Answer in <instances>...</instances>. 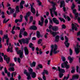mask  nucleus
<instances>
[{
    "label": "nucleus",
    "instance_id": "f257e3e1",
    "mask_svg": "<svg viewBox=\"0 0 80 80\" xmlns=\"http://www.w3.org/2000/svg\"><path fill=\"white\" fill-rule=\"evenodd\" d=\"M51 49L50 53V56H52L53 55V51L54 54H56V53H58V52H60V51L59 50L56 51L58 48L57 45H56V44H55L54 46L53 45H51Z\"/></svg>",
    "mask_w": 80,
    "mask_h": 80
},
{
    "label": "nucleus",
    "instance_id": "f03ea898",
    "mask_svg": "<svg viewBox=\"0 0 80 80\" xmlns=\"http://www.w3.org/2000/svg\"><path fill=\"white\" fill-rule=\"evenodd\" d=\"M17 54L19 55L20 58H23V47L21 48V50H18L17 52Z\"/></svg>",
    "mask_w": 80,
    "mask_h": 80
},
{
    "label": "nucleus",
    "instance_id": "7ed1b4c3",
    "mask_svg": "<svg viewBox=\"0 0 80 80\" xmlns=\"http://www.w3.org/2000/svg\"><path fill=\"white\" fill-rule=\"evenodd\" d=\"M18 41L21 45L22 44V42L24 44L26 43V44H28L29 43L28 39L27 38H26V40L25 39V38H22L21 40H18Z\"/></svg>",
    "mask_w": 80,
    "mask_h": 80
},
{
    "label": "nucleus",
    "instance_id": "20e7f679",
    "mask_svg": "<svg viewBox=\"0 0 80 80\" xmlns=\"http://www.w3.org/2000/svg\"><path fill=\"white\" fill-rule=\"evenodd\" d=\"M46 31L47 32H50V33H51V34L54 37H55L56 35H57V34L59 33L58 32H54L53 31H52L51 30V29H46Z\"/></svg>",
    "mask_w": 80,
    "mask_h": 80
},
{
    "label": "nucleus",
    "instance_id": "39448f33",
    "mask_svg": "<svg viewBox=\"0 0 80 80\" xmlns=\"http://www.w3.org/2000/svg\"><path fill=\"white\" fill-rule=\"evenodd\" d=\"M50 3L53 5L52 8L50 9V12H51V11L52 12L53 10V12H54V11H55L56 10V7H55V5H56V3L54 2L53 1L50 2Z\"/></svg>",
    "mask_w": 80,
    "mask_h": 80
},
{
    "label": "nucleus",
    "instance_id": "423d86ee",
    "mask_svg": "<svg viewBox=\"0 0 80 80\" xmlns=\"http://www.w3.org/2000/svg\"><path fill=\"white\" fill-rule=\"evenodd\" d=\"M65 39L66 41L64 42V44L67 48H68L69 45H70V44L68 42V38L66 36L65 37Z\"/></svg>",
    "mask_w": 80,
    "mask_h": 80
},
{
    "label": "nucleus",
    "instance_id": "0eeeda50",
    "mask_svg": "<svg viewBox=\"0 0 80 80\" xmlns=\"http://www.w3.org/2000/svg\"><path fill=\"white\" fill-rule=\"evenodd\" d=\"M61 0H59L58 1V4H59V2H60V4L61 5L60 6V8H62V7H65V2H64V1H61Z\"/></svg>",
    "mask_w": 80,
    "mask_h": 80
},
{
    "label": "nucleus",
    "instance_id": "6e6552de",
    "mask_svg": "<svg viewBox=\"0 0 80 80\" xmlns=\"http://www.w3.org/2000/svg\"><path fill=\"white\" fill-rule=\"evenodd\" d=\"M75 25H77L78 27H79V26L78 25V24L75 23ZM74 25V24L72 23V29L73 30L74 29L75 31H77V28L76 27V26Z\"/></svg>",
    "mask_w": 80,
    "mask_h": 80
},
{
    "label": "nucleus",
    "instance_id": "1a4fd4ad",
    "mask_svg": "<svg viewBox=\"0 0 80 80\" xmlns=\"http://www.w3.org/2000/svg\"><path fill=\"white\" fill-rule=\"evenodd\" d=\"M2 38H4V39H7L6 40V43L8 46L9 45V38H8V34L4 35V37H2Z\"/></svg>",
    "mask_w": 80,
    "mask_h": 80
},
{
    "label": "nucleus",
    "instance_id": "9d476101",
    "mask_svg": "<svg viewBox=\"0 0 80 80\" xmlns=\"http://www.w3.org/2000/svg\"><path fill=\"white\" fill-rule=\"evenodd\" d=\"M80 46H79L77 48H75V52L77 54V55H78V54L80 53Z\"/></svg>",
    "mask_w": 80,
    "mask_h": 80
},
{
    "label": "nucleus",
    "instance_id": "9b49d317",
    "mask_svg": "<svg viewBox=\"0 0 80 80\" xmlns=\"http://www.w3.org/2000/svg\"><path fill=\"white\" fill-rule=\"evenodd\" d=\"M41 22L40 21H39L38 22V25H40V26H42L43 25V22H44V18H43L42 17L41 18Z\"/></svg>",
    "mask_w": 80,
    "mask_h": 80
},
{
    "label": "nucleus",
    "instance_id": "f8f14e48",
    "mask_svg": "<svg viewBox=\"0 0 80 80\" xmlns=\"http://www.w3.org/2000/svg\"><path fill=\"white\" fill-rule=\"evenodd\" d=\"M52 21L56 25H58L59 24V21L55 18H52Z\"/></svg>",
    "mask_w": 80,
    "mask_h": 80
},
{
    "label": "nucleus",
    "instance_id": "ddd939ff",
    "mask_svg": "<svg viewBox=\"0 0 80 80\" xmlns=\"http://www.w3.org/2000/svg\"><path fill=\"white\" fill-rule=\"evenodd\" d=\"M64 65L67 70H68V69H69V68H70V65L68 64H67L68 63L67 61H66V62H64Z\"/></svg>",
    "mask_w": 80,
    "mask_h": 80
},
{
    "label": "nucleus",
    "instance_id": "4468645a",
    "mask_svg": "<svg viewBox=\"0 0 80 80\" xmlns=\"http://www.w3.org/2000/svg\"><path fill=\"white\" fill-rule=\"evenodd\" d=\"M30 14V12H28L27 13L25 16L24 17L25 20L27 22H28V18Z\"/></svg>",
    "mask_w": 80,
    "mask_h": 80
},
{
    "label": "nucleus",
    "instance_id": "2eb2a0df",
    "mask_svg": "<svg viewBox=\"0 0 80 80\" xmlns=\"http://www.w3.org/2000/svg\"><path fill=\"white\" fill-rule=\"evenodd\" d=\"M25 28H23V29H22L20 31L19 34V38H22V33H23V31H25Z\"/></svg>",
    "mask_w": 80,
    "mask_h": 80
},
{
    "label": "nucleus",
    "instance_id": "dca6fc26",
    "mask_svg": "<svg viewBox=\"0 0 80 80\" xmlns=\"http://www.w3.org/2000/svg\"><path fill=\"white\" fill-rule=\"evenodd\" d=\"M52 31H54V32H57L59 29L58 28V27L57 26H54L52 27Z\"/></svg>",
    "mask_w": 80,
    "mask_h": 80
},
{
    "label": "nucleus",
    "instance_id": "f3484780",
    "mask_svg": "<svg viewBox=\"0 0 80 80\" xmlns=\"http://www.w3.org/2000/svg\"><path fill=\"white\" fill-rule=\"evenodd\" d=\"M7 57V55H5L4 56V60H6V61L7 62V63H9V62H10V58H6Z\"/></svg>",
    "mask_w": 80,
    "mask_h": 80
},
{
    "label": "nucleus",
    "instance_id": "a211bd4d",
    "mask_svg": "<svg viewBox=\"0 0 80 80\" xmlns=\"http://www.w3.org/2000/svg\"><path fill=\"white\" fill-rule=\"evenodd\" d=\"M31 6V12L32 13L35 14V8H33V5H32V4H30Z\"/></svg>",
    "mask_w": 80,
    "mask_h": 80
},
{
    "label": "nucleus",
    "instance_id": "6ab92c4d",
    "mask_svg": "<svg viewBox=\"0 0 80 80\" xmlns=\"http://www.w3.org/2000/svg\"><path fill=\"white\" fill-rule=\"evenodd\" d=\"M24 50L25 55H28V53H29V52L28 51V50L27 48L25 47L24 48Z\"/></svg>",
    "mask_w": 80,
    "mask_h": 80
},
{
    "label": "nucleus",
    "instance_id": "aec40b11",
    "mask_svg": "<svg viewBox=\"0 0 80 80\" xmlns=\"http://www.w3.org/2000/svg\"><path fill=\"white\" fill-rule=\"evenodd\" d=\"M10 47H11V45H9V46L8 47V48L7 49V52H10V51L11 52H13V49L12 48V47H11L10 48Z\"/></svg>",
    "mask_w": 80,
    "mask_h": 80
},
{
    "label": "nucleus",
    "instance_id": "412c9836",
    "mask_svg": "<svg viewBox=\"0 0 80 80\" xmlns=\"http://www.w3.org/2000/svg\"><path fill=\"white\" fill-rule=\"evenodd\" d=\"M79 76L78 75L76 74L72 76V79L73 80L78 79Z\"/></svg>",
    "mask_w": 80,
    "mask_h": 80
},
{
    "label": "nucleus",
    "instance_id": "4be33fe9",
    "mask_svg": "<svg viewBox=\"0 0 80 80\" xmlns=\"http://www.w3.org/2000/svg\"><path fill=\"white\" fill-rule=\"evenodd\" d=\"M30 29L33 30H37V27L33 25L30 27Z\"/></svg>",
    "mask_w": 80,
    "mask_h": 80
},
{
    "label": "nucleus",
    "instance_id": "5701e85b",
    "mask_svg": "<svg viewBox=\"0 0 80 80\" xmlns=\"http://www.w3.org/2000/svg\"><path fill=\"white\" fill-rule=\"evenodd\" d=\"M58 70L59 72H61V73H65V70L62 69H60V67H58Z\"/></svg>",
    "mask_w": 80,
    "mask_h": 80
},
{
    "label": "nucleus",
    "instance_id": "b1692460",
    "mask_svg": "<svg viewBox=\"0 0 80 80\" xmlns=\"http://www.w3.org/2000/svg\"><path fill=\"white\" fill-rule=\"evenodd\" d=\"M48 71L47 70L44 69L42 74L43 75H45V74H46V75H48Z\"/></svg>",
    "mask_w": 80,
    "mask_h": 80
},
{
    "label": "nucleus",
    "instance_id": "393cba45",
    "mask_svg": "<svg viewBox=\"0 0 80 80\" xmlns=\"http://www.w3.org/2000/svg\"><path fill=\"white\" fill-rule=\"evenodd\" d=\"M68 58L69 60V63H72V62H73V58H71L70 56H69Z\"/></svg>",
    "mask_w": 80,
    "mask_h": 80
},
{
    "label": "nucleus",
    "instance_id": "a878e982",
    "mask_svg": "<svg viewBox=\"0 0 80 80\" xmlns=\"http://www.w3.org/2000/svg\"><path fill=\"white\" fill-rule=\"evenodd\" d=\"M30 75H31V77L32 78H34L36 77V73L34 72H32V73L30 74Z\"/></svg>",
    "mask_w": 80,
    "mask_h": 80
},
{
    "label": "nucleus",
    "instance_id": "bb28decb",
    "mask_svg": "<svg viewBox=\"0 0 80 80\" xmlns=\"http://www.w3.org/2000/svg\"><path fill=\"white\" fill-rule=\"evenodd\" d=\"M36 35L37 37L39 38L40 37H42V36H41L40 35V33L39 31H37L36 32Z\"/></svg>",
    "mask_w": 80,
    "mask_h": 80
},
{
    "label": "nucleus",
    "instance_id": "cd10ccee",
    "mask_svg": "<svg viewBox=\"0 0 80 80\" xmlns=\"http://www.w3.org/2000/svg\"><path fill=\"white\" fill-rule=\"evenodd\" d=\"M10 10V12L11 13H13L15 12V9L14 8L12 9V8L9 7L8 8V10Z\"/></svg>",
    "mask_w": 80,
    "mask_h": 80
},
{
    "label": "nucleus",
    "instance_id": "c85d7f7f",
    "mask_svg": "<svg viewBox=\"0 0 80 80\" xmlns=\"http://www.w3.org/2000/svg\"><path fill=\"white\" fill-rule=\"evenodd\" d=\"M59 38H60V36L59 35L57 36L55 38V41L56 42H58V41H59Z\"/></svg>",
    "mask_w": 80,
    "mask_h": 80
},
{
    "label": "nucleus",
    "instance_id": "c756f323",
    "mask_svg": "<svg viewBox=\"0 0 80 80\" xmlns=\"http://www.w3.org/2000/svg\"><path fill=\"white\" fill-rule=\"evenodd\" d=\"M16 12L15 13H18V12H20V10H19V7L18 6H16Z\"/></svg>",
    "mask_w": 80,
    "mask_h": 80
},
{
    "label": "nucleus",
    "instance_id": "7c9ffc66",
    "mask_svg": "<svg viewBox=\"0 0 80 80\" xmlns=\"http://www.w3.org/2000/svg\"><path fill=\"white\" fill-rule=\"evenodd\" d=\"M28 70L29 72V74H31V73L33 72V69H32V68H28Z\"/></svg>",
    "mask_w": 80,
    "mask_h": 80
},
{
    "label": "nucleus",
    "instance_id": "2f4dec72",
    "mask_svg": "<svg viewBox=\"0 0 80 80\" xmlns=\"http://www.w3.org/2000/svg\"><path fill=\"white\" fill-rule=\"evenodd\" d=\"M35 65H36V62H33L32 64H30V66L32 67H35Z\"/></svg>",
    "mask_w": 80,
    "mask_h": 80
},
{
    "label": "nucleus",
    "instance_id": "473e14b6",
    "mask_svg": "<svg viewBox=\"0 0 80 80\" xmlns=\"http://www.w3.org/2000/svg\"><path fill=\"white\" fill-rule=\"evenodd\" d=\"M70 77V74H68L67 75V77H64L62 80H67L68 79V78H69V77Z\"/></svg>",
    "mask_w": 80,
    "mask_h": 80
},
{
    "label": "nucleus",
    "instance_id": "72a5a7b5",
    "mask_svg": "<svg viewBox=\"0 0 80 80\" xmlns=\"http://www.w3.org/2000/svg\"><path fill=\"white\" fill-rule=\"evenodd\" d=\"M27 76V79L28 80H30V79H32V77H31V76H30V74H27L26 75Z\"/></svg>",
    "mask_w": 80,
    "mask_h": 80
},
{
    "label": "nucleus",
    "instance_id": "f704fd0d",
    "mask_svg": "<svg viewBox=\"0 0 80 80\" xmlns=\"http://www.w3.org/2000/svg\"><path fill=\"white\" fill-rule=\"evenodd\" d=\"M33 17L32 16H31L30 17V20H29V23H30L32 21H33Z\"/></svg>",
    "mask_w": 80,
    "mask_h": 80
},
{
    "label": "nucleus",
    "instance_id": "c9c22d12",
    "mask_svg": "<svg viewBox=\"0 0 80 80\" xmlns=\"http://www.w3.org/2000/svg\"><path fill=\"white\" fill-rule=\"evenodd\" d=\"M9 71H12V72H13V71H15V68L14 67L10 68H9Z\"/></svg>",
    "mask_w": 80,
    "mask_h": 80
},
{
    "label": "nucleus",
    "instance_id": "e433bc0d",
    "mask_svg": "<svg viewBox=\"0 0 80 80\" xmlns=\"http://www.w3.org/2000/svg\"><path fill=\"white\" fill-rule=\"evenodd\" d=\"M24 74H25L26 75L29 74V73L27 72V71L26 69H25L24 71Z\"/></svg>",
    "mask_w": 80,
    "mask_h": 80
},
{
    "label": "nucleus",
    "instance_id": "4c0bfd02",
    "mask_svg": "<svg viewBox=\"0 0 80 80\" xmlns=\"http://www.w3.org/2000/svg\"><path fill=\"white\" fill-rule=\"evenodd\" d=\"M23 35L25 37H27L28 35V33L26 31H24L23 33Z\"/></svg>",
    "mask_w": 80,
    "mask_h": 80
},
{
    "label": "nucleus",
    "instance_id": "58836bf2",
    "mask_svg": "<svg viewBox=\"0 0 80 80\" xmlns=\"http://www.w3.org/2000/svg\"><path fill=\"white\" fill-rule=\"evenodd\" d=\"M61 59H62V60L63 62H65L66 60V59H65V57L63 56L61 57Z\"/></svg>",
    "mask_w": 80,
    "mask_h": 80
},
{
    "label": "nucleus",
    "instance_id": "ea45409f",
    "mask_svg": "<svg viewBox=\"0 0 80 80\" xmlns=\"http://www.w3.org/2000/svg\"><path fill=\"white\" fill-rule=\"evenodd\" d=\"M72 6L71 7V9L72 10H73L74 8H75V6L74 4V3H72Z\"/></svg>",
    "mask_w": 80,
    "mask_h": 80
},
{
    "label": "nucleus",
    "instance_id": "a19ab883",
    "mask_svg": "<svg viewBox=\"0 0 80 80\" xmlns=\"http://www.w3.org/2000/svg\"><path fill=\"white\" fill-rule=\"evenodd\" d=\"M69 52L70 55H72V53H73V51L72 50V49H71V48L70 49Z\"/></svg>",
    "mask_w": 80,
    "mask_h": 80
},
{
    "label": "nucleus",
    "instance_id": "79ce46f5",
    "mask_svg": "<svg viewBox=\"0 0 80 80\" xmlns=\"http://www.w3.org/2000/svg\"><path fill=\"white\" fill-rule=\"evenodd\" d=\"M42 42V39H39L38 41V44H40Z\"/></svg>",
    "mask_w": 80,
    "mask_h": 80
},
{
    "label": "nucleus",
    "instance_id": "37998d69",
    "mask_svg": "<svg viewBox=\"0 0 80 80\" xmlns=\"http://www.w3.org/2000/svg\"><path fill=\"white\" fill-rule=\"evenodd\" d=\"M48 20L46 19L45 21V24H44L45 26H46V25H47V23H48Z\"/></svg>",
    "mask_w": 80,
    "mask_h": 80
},
{
    "label": "nucleus",
    "instance_id": "c03bdc74",
    "mask_svg": "<svg viewBox=\"0 0 80 80\" xmlns=\"http://www.w3.org/2000/svg\"><path fill=\"white\" fill-rule=\"evenodd\" d=\"M33 46V44L32 43H30L29 44V47L30 48H32Z\"/></svg>",
    "mask_w": 80,
    "mask_h": 80
},
{
    "label": "nucleus",
    "instance_id": "a18cd8bd",
    "mask_svg": "<svg viewBox=\"0 0 80 80\" xmlns=\"http://www.w3.org/2000/svg\"><path fill=\"white\" fill-rule=\"evenodd\" d=\"M77 10L76 9H72V13L74 14H75L77 12Z\"/></svg>",
    "mask_w": 80,
    "mask_h": 80
},
{
    "label": "nucleus",
    "instance_id": "49530a36",
    "mask_svg": "<svg viewBox=\"0 0 80 80\" xmlns=\"http://www.w3.org/2000/svg\"><path fill=\"white\" fill-rule=\"evenodd\" d=\"M63 76V74L62 73H60L59 74V77L60 78H62V77Z\"/></svg>",
    "mask_w": 80,
    "mask_h": 80
},
{
    "label": "nucleus",
    "instance_id": "de8ad7c7",
    "mask_svg": "<svg viewBox=\"0 0 80 80\" xmlns=\"http://www.w3.org/2000/svg\"><path fill=\"white\" fill-rule=\"evenodd\" d=\"M4 72L5 73H8V71L7 70V68L6 67L4 68Z\"/></svg>",
    "mask_w": 80,
    "mask_h": 80
},
{
    "label": "nucleus",
    "instance_id": "09e8293b",
    "mask_svg": "<svg viewBox=\"0 0 80 80\" xmlns=\"http://www.w3.org/2000/svg\"><path fill=\"white\" fill-rule=\"evenodd\" d=\"M15 30H20V28L18 27H16V28H15Z\"/></svg>",
    "mask_w": 80,
    "mask_h": 80
},
{
    "label": "nucleus",
    "instance_id": "8fccbe9b",
    "mask_svg": "<svg viewBox=\"0 0 80 80\" xmlns=\"http://www.w3.org/2000/svg\"><path fill=\"white\" fill-rule=\"evenodd\" d=\"M3 62V58L2 57V56H0V62Z\"/></svg>",
    "mask_w": 80,
    "mask_h": 80
},
{
    "label": "nucleus",
    "instance_id": "3c124183",
    "mask_svg": "<svg viewBox=\"0 0 80 80\" xmlns=\"http://www.w3.org/2000/svg\"><path fill=\"white\" fill-rule=\"evenodd\" d=\"M62 28H63L64 29H65V28H66L67 27V26L65 25V24H63L62 25Z\"/></svg>",
    "mask_w": 80,
    "mask_h": 80
},
{
    "label": "nucleus",
    "instance_id": "603ef678",
    "mask_svg": "<svg viewBox=\"0 0 80 80\" xmlns=\"http://www.w3.org/2000/svg\"><path fill=\"white\" fill-rule=\"evenodd\" d=\"M75 15V17H78L79 15L78 14V12H77L75 14H74Z\"/></svg>",
    "mask_w": 80,
    "mask_h": 80
},
{
    "label": "nucleus",
    "instance_id": "864d4df0",
    "mask_svg": "<svg viewBox=\"0 0 80 80\" xmlns=\"http://www.w3.org/2000/svg\"><path fill=\"white\" fill-rule=\"evenodd\" d=\"M24 3H25V1L23 0H22L21 1V2H20V4L23 5Z\"/></svg>",
    "mask_w": 80,
    "mask_h": 80
},
{
    "label": "nucleus",
    "instance_id": "5fc2aeb1",
    "mask_svg": "<svg viewBox=\"0 0 80 80\" xmlns=\"http://www.w3.org/2000/svg\"><path fill=\"white\" fill-rule=\"evenodd\" d=\"M38 67H39L40 68H43V66H42V64H38Z\"/></svg>",
    "mask_w": 80,
    "mask_h": 80
},
{
    "label": "nucleus",
    "instance_id": "6e6d98bb",
    "mask_svg": "<svg viewBox=\"0 0 80 80\" xmlns=\"http://www.w3.org/2000/svg\"><path fill=\"white\" fill-rule=\"evenodd\" d=\"M13 66H15V64L13 63H10L9 67H12Z\"/></svg>",
    "mask_w": 80,
    "mask_h": 80
},
{
    "label": "nucleus",
    "instance_id": "4d7b16f0",
    "mask_svg": "<svg viewBox=\"0 0 80 80\" xmlns=\"http://www.w3.org/2000/svg\"><path fill=\"white\" fill-rule=\"evenodd\" d=\"M20 8L22 9L23 8V4H20Z\"/></svg>",
    "mask_w": 80,
    "mask_h": 80
},
{
    "label": "nucleus",
    "instance_id": "13d9d810",
    "mask_svg": "<svg viewBox=\"0 0 80 80\" xmlns=\"http://www.w3.org/2000/svg\"><path fill=\"white\" fill-rule=\"evenodd\" d=\"M66 18L68 19V21H70L71 20V19L70 18V17L68 16H67Z\"/></svg>",
    "mask_w": 80,
    "mask_h": 80
},
{
    "label": "nucleus",
    "instance_id": "bf43d9fd",
    "mask_svg": "<svg viewBox=\"0 0 80 80\" xmlns=\"http://www.w3.org/2000/svg\"><path fill=\"white\" fill-rule=\"evenodd\" d=\"M39 54H40V55H41V54L42 53V49H39Z\"/></svg>",
    "mask_w": 80,
    "mask_h": 80
},
{
    "label": "nucleus",
    "instance_id": "052dcab7",
    "mask_svg": "<svg viewBox=\"0 0 80 80\" xmlns=\"http://www.w3.org/2000/svg\"><path fill=\"white\" fill-rule=\"evenodd\" d=\"M18 61L20 63L21 62V59L19 58H18Z\"/></svg>",
    "mask_w": 80,
    "mask_h": 80
},
{
    "label": "nucleus",
    "instance_id": "680f3d73",
    "mask_svg": "<svg viewBox=\"0 0 80 80\" xmlns=\"http://www.w3.org/2000/svg\"><path fill=\"white\" fill-rule=\"evenodd\" d=\"M77 20L79 23H80V17H78V18L77 19Z\"/></svg>",
    "mask_w": 80,
    "mask_h": 80
},
{
    "label": "nucleus",
    "instance_id": "e2e57ef3",
    "mask_svg": "<svg viewBox=\"0 0 80 80\" xmlns=\"http://www.w3.org/2000/svg\"><path fill=\"white\" fill-rule=\"evenodd\" d=\"M59 19L60 20L61 22H62L64 19L63 18H59Z\"/></svg>",
    "mask_w": 80,
    "mask_h": 80
},
{
    "label": "nucleus",
    "instance_id": "0e129e2a",
    "mask_svg": "<svg viewBox=\"0 0 80 80\" xmlns=\"http://www.w3.org/2000/svg\"><path fill=\"white\" fill-rule=\"evenodd\" d=\"M53 27L52 25H50V26H49V30H51V28H52V27Z\"/></svg>",
    "mask_w": 80,
    "mask_h": 80
},
{
    "label": "nucleus",
    "instance_id": "69168bd1",
    "mask_svg": "<svg viewBox=\"0 0 80 80\" xmlns=\"http://www.w3.org/2000/svg\"><path fill=\"white\" fill-rule=\"evenodd\" d=\"M79 69V66H77L76 67V70L77 72H78V70Z\"/></svg>",
    "mask_w": 80,
    "mask_h": 80
},
{
    "label": "nucleus",
    "instance_id": "338daca9",
    "mask_svg": "<svg viewBox=\"0 0 80 80\" xmlns=\"http://www.w3.org/2000/svg\"><path fill=\"white\" fill-rule=\"evenodd\" d=\"M42 78L43 80H46V77H45V76L44 75H43V76Z\"/></svg>",
    "mask_w": 80,
    "mask_h": 80
},
{
    "label": "nucleus",
    "instance_id": "774afa93",
    "mask_svg": "<svg viewBox=\"0 0 80 80\" xmlns=\"http://www.w3.org/2000/svg\"><path fill=\"white\" fill-rule=\"evenodd\" d=\"M50 13H51V17H53V13H52V11H50Z\"/></svg>",
    "mask_w": 80,
    "mask_h": 80
}]
</instances>
